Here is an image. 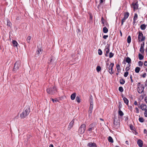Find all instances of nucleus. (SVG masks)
<instances>
[{
  "instance_id": "nucleus-37",
  "label": "nucleus",
  "mask_w": 147,
  "mask_h": 147,
  "mask_svg": "<svg viewBox=\"0 0 147 147\" xmlns=\"http://www.w3.org/2000/svg\"><path fill=\"white\" fill-rule=\"evenodd\" d=\"M98 53L99 55H101L102 54V52L100 49H99L98 51Z\"/></svg>"
},
{
  "instance_id": "nucleus-56",
  "label": "nucleus",
  "mask_w": 147,
  "mask_h": 147,
  "mask_svg": "<svg viewBox=\"0 0 147 147\" xmlns=\"http://www.w3.org/2000/svg\"><path fill=\"white\" fill-rule=\"evenodd\" d=\"M144 100L147 103V96L145 97Z\"/></svg>"
},
{
  "instance_id": "nucleus-52",
  "label": "nucleus",
  "mask_w": 147,
  "mask_h": 147,
  "mask_svg": "<svg viewBox=\"0 0 147 147\" xmlns=\"http://www.w3.org/2000/svg\"><path fill=\"white\" fill-rule=\"evenodd\" d=\"M130 78L131 79V82H133V80L132 79V77L131 75H130Z\"/></svg>"
},
{
  "instance_id": "nucleus-13",
  "label": "nucleus",
  "mask_w": 147,
  "mask_h": 147,
  "mask_svg": "<svg viewBox=\"0 0 147 147\" xmlns=\"http://www.w3.org/2000/svg\"><path fill=\"white\" fill-rule=\"evenodd\" d=\"M74 122V119H73L69 124L68 127L69 129H70L71 128H72L73 127Z\"/></svg>"
},
{
  "instance_id": "nucleus-44",
  "label": "nucleus",
  "mask_w": 147,
  "mask_h": 147,
  "mask_svg": "<svg viewBox=\"0 0 147 147\" xmlns=\"http://www.w3.org/2000/svg\"><path fill=\"white\" fill-rule=\"evenodd\" d=\"M128 67H127L125 69V70L127 71H128L130 69L129 67L130 66V65L129 64H128Z\"/></svg>"
},
{
  "instance_id": "nucleus-53",
  "label": "nucleus",
  "mask_w": 147,
  "mask_h": 147,
  "mask_svg": "<svg viewBox=\"0 0 147 147\" xmlns=\"http://www.w3.org/2000/svg\"><path fill=\"white\" fill-rule=\"evenodd\" d=\"M144 65L145 66H147V61H145L144 62Z\"/></svg>"
},
{
  "instance_id": "nucleus-25",
  "label": "nucleus",
  "mask_w": 147,
  "mask_h": 147,
  "mask_svg": "<svg viewBox=\"0 0 147 147\" xmlns=\"http://www.w3.org/2000/svg\"><path fill=\"white\" fill-rule=\"evenodd\" d=\"M131 59L129 57H127L126 58V62L128 63V64H129V63H131Z\"/></svg>"
},
{
  "instance_id": "nucleus-16",
  "label": "nucleus",
  "mask_w": 147,
  "mask_h": 147,
  "mask_svg": "<svg viewBox=\"0 0 147 147\" xmlns=\"http://www.w3.org/2000/svg\"><path fill=\"white\" fill-rule=\"evenodd\" d=\"M88 146L90 147H97L96 144L95 143L90 142L88 143Z\"/></svg>"
},
{
  "instance_id": "nucleus-8",
  "label": "nucleus",
  "mask_w": 147,
  "mask_h": 147,
  "mask_svg": "<svg viewBox=\"0 0 147 147\" xmlns=\"http://www.w3.org/2000/svg\"><path fill=\"white\" fill-rule=\"evenodd\" d=\"M129 15V13L128 12H127L125 13L124 17L121 20V26L123 25V23L125 22V20L128 18Z\"/></svg>"
},
{
  "instance_id": "nucleus-6",
  "label": "nucleus",
  "mask_w": 147,
  "mask_h": 147,
  "mask_svg": "<svg viewBox=\"0 0 147 147\" xmlns=\"http://www.w3.org/2000/svg\"><path fill=\"white\" fill-rule=\"evenodd\" d=\"M97 123H96L94 122L91 123L89 125V128L88 131L91 133L92 131L94 129V127H96Z\"/></svg>"
},
{
  "instance_id": "nucleus-46",
  "label": "nucleus",
  "mask_w": 147,
  "mask_h": 147,
  "mask_svg": "<svg viewBox=\"0 0 147 147\" xmlns=\"http://www.w3.org/2000/svg\"><path fill=\"white\" fill-rule=\"evenodd\" d=\"M144 115L145 117H147V109H146L145 110V112L144 113Z\"/></svg>"
},
{
  "instance_id": "nucleus-24",
  "label": "nucleus",
  "mask_w": 147,
  "mask_h": 147,
  "mask_svg": "<svg viewBox=\"0 0 147 147\" xmlns=\"http://www.w3.org/2000/svg\"><path fill=\"white\" fill-rule=\"evenodd\" d=\"M118 114L121 116H122L124 115L123 113L120 110V108H119V110L118 111Z\"/></svg>"
},
{
  "instance_id": "nucleus-11",
  "label": "nucleus",
  "mask_w": 147,
  "mask_h": 147,
  "mask_svg": "<svg viewBox=\"0 0 147 147\" xmlns=\"http://www.w3.org/2000/svg\"><path fill=\"white\" fill-rule=\"evenodd\" d=\"M132 5L133 6V8L134 10L137 9L138 7V1H136L135 3L133 2L132 3Z\"/></svg>"
},
{
  "instance_id": "nucleus-36",
  "label": "nucleus",
  "mask_w": 147,
  "mask_h": 147,
  "mask_svg": "<svg viewBox=\"0 0 147 147\" xmlns=\"http://www.w3.org/2000/svg\"><path fill=\"white\" fill-rule=\"evenodd\" d=\"M119 90L121 92H122L123 91V89L122 87L120 86L119 88Z\"/></svg>"
},
{
  "instance_id": "nucleus-48",
  "label": "nucleus",
  "mask_w": 147,
  "mask_h": 147,
  "mask_svg": "<svg viewBox=\"0 0 147 147\" xmlns=\"http://www.w3.org/2000/svg\"><path fill=\"white\" fill-rule=\"evenodd\" d=\"M146 73H144V74L142 75V76L143 78H144L146 77Z\"/></svg>"
},
{
  "instance_id": "nucleus-59",
  "label": "nucleus",
  "mask_w": 147,
  "mask_h": 147,
  "mask_svg": "<svg viewBox=\"0 0 147 147\" xmlns=\"http://www.w3.org/2000/svg\"><path fill=\"white\" fill-rule=\"evenodd\" d=\"M144 134H146V133H147V130H146V129H144Z\"/></svg>"
},
{
  "instance_id": "nucleus-45",
  "label": "nucleus",
  "mask_w": 147,
  "mask_h": 147,
  "mask_svg": "<svg viewBox=\"0 0 147 147\" xmlns=\"http://www.w3.org/2000/svg\"><path fill=\"white\" fill-rule=\"evenodd\" d=\"M7 25L8 26H10L11 25V23L9 20H8L7 21Z\"/></svg>"
},
{
  "instance_id": "nucleus-7",
  "label": "nucleus",
  "mask_w": 147,
  "mask_h": 147,
  "mask_svg": "<svg viewBox=\"0 0 147 147\" xmlns=\"http://www.w3.org/2000/svg\"><path fill=\"white\" fill-rule=\"evenodd\" d=\"M113 127L115 129H118L119 127V123L118 121L116 119V118H115L114 119Z\"/></svg>"
},
{
  "instance_id": "nucleus-29",
  "label": "nucleus",
  "mask_w": 147,
  "mask_h": 147,
  "mask_svg": "<svg viewBox=\"0 0 147 147\" xmlns=\"http://www.w3.org/2000/svg\"><path fill=\"white\" fill-rule=\"evenodd\" d=\"M139 58L140 60H142L144 58V56L140 53L138 54Z\"/></svg>"
},
{
  "instance_id": "nucleus-61",
  "label": "nucleus",
  "mask_w": 147,
  "mask_h": 147,
  "mask_svg": "<svg viewBox=\"0 0 147 147\" xmlns=\"http://www.w3.org/2000/svg\"><path fill=\"white\" fill-rule=\"evenodd\" d=\"M49 147H53V144H51L49 145Z\"/></svg>"
},
{
  "instance_id": "nucleus-47",
  "label": "nucleus",
  "mask_w": 147,
  "mask_h": 147,
  "mask_svg": "<svg viewBox=\"0 0 147 147\" xmlns=\"http://www.w3.org/2000/svg\"><path fill=\"white\" fill-rule=\"evenodd\" d=\"M135 110H136V113H139V111L138 108L137 107L135 108Z\"/></svg>"
},
{
  "instance_id": "nucleus-54",
  "label": "nucleus",
  "mask_w": 147,
  "mask_h": 147,
  "mask_svg": "<svg viewBox=\"0 0 147 147\" xmlns=\"http://www.w3.org/2000/svg\"><path fill=\"white\" fill-rule=\"evenodd\" d=\"M105 0H100V3L101 4H102L104 1H105Z\"/></svg>"
},
{
  "instance_id": "nucleus-4",
  "label": "nucleus",
  "mask_w": 147,
  "mask_h": 147,
  "mask_svg": "<svg viewBox=\"0 0 147 147\" xmlns=\"http://www.w3.org/2000/svg\"><path fill=\"white\" fill-rule=\"evenodd\" d=\"M21 64V62L20 61H16L14 64L13 71L16 72L19 69Z\"/></svg>"
},
{
  "instance_id": "nucleus-35",
  "label": "nucleus",
  "mask_w": 147,
  "mask_h": 147,
  "mask_svg": "<svg viewBox=\"0 0 147 147\" xmlns=\"http://www.w3.org/2000/svg\"><path fill=\"white\" fill-rule=\"evenodd\" d=\"M138 18V15L137 13H135L134 18H133V20L134 22Z\"/></svg>"
},
{
  "instance_id": "nucleus-31",
  "label": "nucleus",
  "mask_w": 147,
  "mask_h": 147,
  "mask_svg": "<svg viewBox=\"0 0 147 147\" xmlns=\"http://www.w3.org/2000/svg\"><path fill=\"white\" fill-rule=\"evenodd\" d=\"M140 70V68L138 67H137L135 69V71L136 73H138Z\"/></svg>"
},
{
  "instance_id": "nucleus-49",
  "label": "nucleus",
  "mask_w": 147,
  "mask_h": 147,
  "mask_svg": "<svg viewBox=\"0 0 147 147\" xmlns=\"http://www.w3.org/2000/svg\"><path fill=\"white\" fill-rule=\"evenodd\" d=\"M52 101L53 102H56L57 101H58V100H55L53 98H52Z\"/></svg>"
},
{
  "instance_id": "nucleus-34",
  "label": "nucleus",
  "mask_w": 147,
  "mask_h": 147,
  "mask_svg": "<svg viewBox=\"0 0 147 147\" xmlns=\"http://www.w3.org/2000/svg\"><path fill=\"white\" fill-rule=\"evenodd\" d=\"M120 83L121 84H123L125 83V81L123 79H120Z\"/></svg>"
},
{
  "instance_id": "nucleus-19",
  "label": "nucleus",
  "mask_w": 147,
  "mask_h": 147,
  "mask_svg": "<svg viewBox=\"0 0 147 147\" xmlns=\"http://www.w3.org/2000/svg\"><path fill=\"white\" fill-rule=\"evenodd\" d=\"M12 44H13V45L14 47H17L18 44L17 43V42L15 40H13L12 41Z\"/></svg>"
},
{
  "instance_id": "nucleus-63",
  "label": "nucleus",
  "mask_w": 147,
  "mask_h": 147,
  "mask_svg": "<svg viewBox=\"0 0 147 147\" xmlns=\"http://www.w3.org/2000/svg\"><path fill=\"white\" fill-rule=\"evenodd\" d=\"M108 53H106L105 54V56H106V57H108Z\"/></svg>"
},
{
  "instance_id": "nucleus-62",
  "label": "nucleus",
  "mask_w": 147,
  "mask_h": 147,
  "mask_svg": "<svg viewBox=\"0 0 147 147\" xmlns=\"http://www.w3.org/2000/svg\"><path fill=\"white\" fill-rule=\"evenodd\" d=\"M120 35L121 36H122V33L121 30L120 31Z\"/></svg>"
},
{
  "instance_id": "nucleus-27",
  "label": "nucleus",
  "mask_w": 147,
  "mask_h": 147,
  "mask_svg": "<svg viewBox=\"0 0 147 147\" xmlns=\"http://www.w3.org/2000/svg\"><path fill=\"white\" fill-rule=\"evenodd\" d=\"M108 31V29L106 27H104L103 28V32L104 33H107Z\"/></svg>"
},
{
  "instance_id": "nucleus-57",
  "label": "nucleus",
  "mask_w": 147,
  "mask_h": 147,
  "mask_svg": "<svg viewBox=\"0 0 147 147\" xmlns=\"http://www.w3.org/2000/svg\"><path fill=\"white\" fill-rule=\"evenodd\" d=\"M145 86L147 87V80H146L145 83Z\"/></svg>"
},
{
  "instance_id": "nucleus-38",
  "label": "nucleus",
  "mask_w": 147,
  "mask_h": 147,
  "mask_svg": "<svg viewBox=\"0 0 147 147\" xmlns=\"http://www.w3.org/2000/svg\"><path fill=\"white\" fill-rule=\"evenodd\" d=\"M101 67L100 66H98L96 67V70L97 72H98L101 70Z\"/></svg>"
},
{
  "instance_id": "nucleus-18",
  "label": "nucleus",
  "mask_w": 147,
  "mask_h": 147,
  "mask_svg": "<svg viewBox=\"0 0 147 147\" xmlns=\"http://www.w3.org/2000/svg\"><path fill=\"white\" fill-rule=\"evenodd\" d=\"M110 51L109 46H106L105 49V51H106V53H108Z\"/></svg>"
},
{
  "instance_id": "nucleus-3",
  "label": "nucleus",
  "mask_w": 147,
  "mask_h": 147,
  "mask_svg": "<svg viewBox=\"0 0 147 147\" xmlns=\"http://www.w3.org/2000/svg\"><path fill=\"white\" fill-rule=\"evenodd\" d=\"M47 92L49 94H52L57 92V90L55 87H53L48 88L47 90Z\"/></svg>"
},
{
  "instance_id": "nucleus-1",
  "label": "nucleus",
  "mask_w": 147,
  "mask_h": 147,
  "mask_svg": "<svg viewBox=\"0 0 147 147\" xmlns=\"http://www.w3.org/2000/svg\"><path fill=\"white\" fill-rule=\"evenodd\" d=\"M30 111V107L28 106L25 107L23 112L20 115V117L22 119H24L28 115Z\"/></svg>"
},
{
  "instance_id": "nucleus-50",
  "label": "nucleus",
  "mask_w": 147,
  "mask_h": 147,
  "mask_svg": "<svg viewBox=\"0 0 147 147\" xmlns=\"http://www.w3.org/2000/svg\"><path fill=\"white\" fill-rule=\"evenodd\" d=\"M108 37V35H105L103 36V38L104 39H106Z\"/></svg>"
},
{
  "instance_id": "nucleus-51",
  "label": "nucleus",
  "mask_w": 147,
  "mask_h": 147,
  "mask_svg": "<svg viewBox=\"0 0 147 147\" xmlns=\"http://www.w3.org/2000/svg\"><path fill=\"white\" fill-rule=\"evenodd\" d=\"M134 105H138L137 102V101H134Z\"/></svg>"
},
{
  "instance_id": "nucleus-60",
  "label": "nucleus",
  "mask_w": 147,
  "mask_h": 147,
  "mask_svg": "<svg viewBox=\"0 0 147 147\" xmlns=\"http://www.w3.org/2000/svg\"><path fill=\"white\" fill-rule=\"evenodd\" d=\"M140 97H142V99H143L144 97V95H141Z\"/></svg>"
},
{
  "instance_id": "nucleus-26",
  "label": "nucleus",
  "mask_w": 147,
  "mask_h": 147,
  "mask_svg": "<svg viewBox=\"0 0 147 147\" xmlns=\"http://www.w3.org/2000/svg\"><path fill=\"white\" fill-rule=\"evenodd\" d=\"M108 141L111 143H113V140L111 136H109L108 138Z\"/></svg>"
},
{
  "instance_id": "nucleus-40",
  "label": "nucleus",
  "mask_w": 147,
  "mask_h": 147,
  "mask_svg": "<svg viewBox=\"0 0 147 147\" xmlns=\"http://www.w3.org/2000/svg\"><path fill=\"white\" fill-rule=\"evenodd\" d=\"M139 120L141 123H142L144 121V119L142 117H140L139 119Z\"/></svg>"
},
{
  "instance_id": "nucleus-17",
  "label": "nucleus",
  "mask_w": 147,
  "mask_h": 147,
  "mask_svg": "<svg viewBox=\"0 0 147 147\" xmlns=\"http://www.w3.org/2000/svg\"><path fill=\"white\" fill-rule=\"evenodd\" d=\"M42 50L40 49H38L36 52V55L37 56H38L39 55L41 54L42 53Z\"/></svg>"
},
{
  "instance_id": "nucleus-14",
  "label": "nucleus",
  "mask_w": 147,
  "mask_h": 147,
  "mask_svg": "<svg viewBox=\"0 0 147 147\" xmlns=\"http://www.w3.org/2000/svg\"><path fill=\"white\" fill-rule=\"evenodd\" d=\"M93 105H90L89 108V115H91L93 109Z\"/></svg>"
},
{
  "instance_id": "nucleus-42",
  "label": "nucleus",
  "mask_w": 147,
  "mask_h": 147,
  "mask_svg": "<svg viewBox=\"0 0 147 147\" xmlns=\"http://www.w3.org/2000/svg\"><path fill=\"white\" fill-rule=\"evenodd\" d=\"M138 65L140 66H142L143 65V63L141 61H139L138 62Z\"/></svg>"
},
{
  "instance_id": "nucleus-28",
  "label": "nucleus",
  "mask_w": 147,
  "mask_h": 147,
  "mask_svg": "<svg viewBox=\"0 0 147 147\" xmlns=\"http://www.w3.org/2000/svg\"><path fill=\"white\" fill-rule=\"evenodd\" d=\"M93 100L92 98V96H91L90 98V105H93Z\"/></svg>"
},
{
  "instance_id": "nucleus-64",
  "label": "nucleus",
  "mask_w": 147,
  "mask_h": 147,
  "mask_svg": "<svg viewBox=\"0 0 147 147\" xmlns=\"http://www.w3.org/2000/svg\"><path fill=\"white\" fill-rule=\"evenodd\" d=\"M130 128L131 129H132V127H133L132 126H130Z\"/></svg>"
},
{
  "instance_id": "nucleus-33",
  "label": "nucleus",
  "mask_w": 147,
  "mask_h": 147,
  "mask_svg": "<svg viewBox=\"0 0 147 147\" xmlns=\"http://www.w3.org/2000/svg\"><path fill=\"white\" fill-rule=\"evenodd\" d=\"M31 38V37L30 36H28L26 39V40L27 41L28 43H30V40Z\"/></svg>"
},
{
  "instance_id": "nucleus-20",
  "label": "nucleus",
  "mask_w": 147,
  "mask_h": 147,
  "mask_svg": "<svg viewBox=\"0 0 147 147\" xmlns=\"http://www.w3.org/2000/svg\"><path fill=\"white\" fill-rule=\"evenodd\" d=\"M144 43H143V45H141L140 49V51L141 53H143L144 52Z\"/></svg>"
},
{
  "instance_id": "nucleus-30",
  "label": "nucleus",
  "mask_w": 147,
  "mask_h": 147,
  "mask_svg": "<svg viewBox=\"0 0 147 147\" xmlns=\"http://www.w3.org/2000/svg\"><path fill=\"white\" fill-rule=\"evenodd\" d=\"M131 38L130 36H129L127 38V42L129 43L131 42Z\"/></svg>"
},
{
  "instance_id": "nucleus-22",
  "label": "nucleus",
  "mask_w": 147,
  "mask_h": 147,
  "mask_svg": "<svg viewBox=\"0 0 147 147\" xmlns=\"http://www.w3.org/2000/svg\"><path fill=\"white\" fill-rule=\"evenodd\" d=\"M146 25L144 24H142L140 26L141 29L142 30H144L146 28Z\"/></svg>"
},
{
  "instance_id": "nucleus-2",
  "label": "nucleus",
  "mask_w": 147,
  "mask_h": 147,
  "mask_svg": "<svg viewBox=\"0 0 147 147\" xmlns=\"http://www.w3.org/2000/svg\"><path fill=\"white\" fill-rule=\"evenodd\" d=\"M144 88L143 84H140V83L139 82L137 84V90L138 92L140 94L142 93L144 91Z\"/></svg>"
},
{
  "instance_id": "nucleus-9",
  "label": "nucleus",
  "mask_w": 147,
  "mask_h": 147,
  "mask_svg": "<svg viewBox=\"0 0 147 147\" xmlns=\"http://www.w3.org/2000/svg\"><path fill=\"white\" fill-rule=\"evenodd\" d=\"M138 39L139 41H143L145 40V37L143 36V34L141 32H140L138 36Z\"/></svg>"
},
{
  "instance_id": "nucleus-15",
  "label": "nucleus",
  "mask_w": 147,
  "mask_h": 147,
  "mask_svg": "<svg viewBox=\"0 0 147 147\" xmlns=\"http://www.w3.org/2000/svg\"><path fill=\"white\" fill-rule=\"evenodd\" d=\"M137 144L140 147H142L143 146V142L141 140H138L137 142Z\"/></svg>"
},
{
  "instance_id": "nucleus-23",
  "label": "nucleus",
  "mask_w": 147,
  "mask_h": 147,
  "mask_svg": "<svg viewBox=\"0 0 147 147\" xmlns=\"http://www.w3.org/2000/svg\"><path fill=\"white\" fill-rule=\"evenodd\" d=\"M123 100L124 102L126 104V105H128L129 102L128 100L125 97L123 98Z\"/></svg>"
},
{
  "instance_id": "nucleus-43",
  "label": "nucleus",
  "mask_w": 147,
  "mask_h": 147,
  "mask_svg": "<svg viewBox=\"0 0 147 147\" xmlns=\"http://www.w3.org/2000/svg\"><path fill=\"white\" fill-rule=\"evenodd\" d=\"M128 74H129L128 72L126 71L124 73V76L125 77H127L128 76Z\"/></svg>"
},
{
  "instance_id": "nucleus-58",
  "label": "nucleus",
  "mask_w": 147,
  "mask_h": 147,
  "mask_svg": "<svg viewBox=\"0 0 147 147\" xmlns=\"http://www.w3.org/2000/svg\"><path fill=\"white\" fill-rule=\"evenodd\" d=\"M92 16H91V15H90V20H92Z\"/></svg>"
},
{
  "instance_id": "nucleus-39",
  "label": "nucleus",
  "mask_w": 147,
  "mask_h": 147,
  "mask_svg": "<svg viewBox=\"0 0 147 147\" xmlns=\"http://www.w3.org/2000/svg\"><path fill=\"white\" fill-rule=\"evenodd\" d=\"M116 68L118 71L120 70V66L119 64H117L116 65Z\"/></svg>"
},
{
  "instance_id": "nucleus-21",
  "label": "nucleus",
  "mask_w": 147,
  "mask_h": 147,
  "mask_svg": "<svg viewBox=\"0 0 147 147\" xmlns=\"http://www.w3.org/2000/svg\"><path fill=\"white\" fill-rule=\"evenodd\" d=\"M76 93L75 92H74L71 94V98L72 100H73L75 99L76 96Z\"/></svg>"
},
{
  "instance_id": "nucleus-5",
  "label": "nucleus",
  "mask_w": 147,
  "mask_h": 147,
  "mask_svg": "<svg viewBox=\"0 0 147 147\" xmlns=\"http://www.w3.org/2000/svg\"><path fill=\"white\" fill-rule=\"evenodd\" d=\"M86 130V125L83 124H82L78 130V132L80 134H83Z\"/></svg>"
},
{
  "instance_id": "nucleus-41",
  "label": "nucleus",
  "mask_w": 147,
  "mask_h": 147,
  "mask_svg": "<svg viewBox=\"0 0 147 147\" xmlns=\"http://www.w3.org/2000/svg\"><path fill=\"white\" fill-rule=\"evenodd\" d=\"M114 55V54L112 53V52H110L109 53V57L110 58H111Z\"/></svg>"
},
{
  "instance_id": "nucleus-32",
  "label": "nucleus",
  "mask_w": 147,
  "mask_h": 147,
  "mask_svg": "<svg viewBox=\"0 0 147 147\" xmlns=\"http://www.w3.org/2000/svg\"><path fill=\"white\" fill-rule=\"evenodd\" d=\"M76 100L77 102L79 103L80 102V99L79 96H77L76 98Z\"/></svg>"
},
{
  "instance_id": "nucleus-12",
  "label": "nucleus",
  "mask_w": 147,
  "mask_h": 147,
  "mask_svg": "<svg viewBox=\"0 0 147 147\" xmlns=\"http://www.w3.org/2000/svg\"><path fill=\"white\" fill-rule=\"evenodd\" d=\"M138 107L139 108H140L142 110L145 111L146 110V108L147 107L145 104H142L140 106H139Z\"/></svg>"
},
{
  "instance_id": "nucleus-10",
  "label": "nucleus",
  "mask_w": 147,
  "mask_h": 147,
  "mask_svg": "<svg viewBox=\"0 0 147 147\" xmlns=\"http://www.w3.org/2000/svg\"><path fill=\"white\" fill-rule=\"evenodd\" d=\"M114 65V64L113 63H111L109 67V72L111 74H112L113 73L112 70Z\"/></svg>"
},
{
  "instance_id": "nucleus-55",
  "label": "nucleus",
  "mask_w": 147,
  "mask_h": 147,
  "mask_svg": "<svg viewBox=\"0 0 147 147\" xmlns=\"http://www.w3.org/2000/svg\"><path fill=\"white\" fill-rule=\"evenodd\" d=\"M101 20L102 22V24H103L104 23L103 22H104V19L103 17H102L101 18Z\"/></svg>"
}]
</instances>
